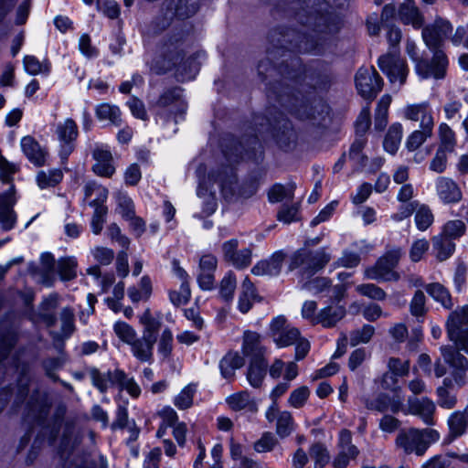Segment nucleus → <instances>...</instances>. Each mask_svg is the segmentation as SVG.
<instances>
[{
    "instance_id": "obj_40",
    "label": "nucleus",
    "mask_w": 468,
    "mask_h": 468,
    "mask_svg": "<svg viewBox=\"0 0 468 468\" xmlns=\"http://www.w3.org/2000/svg\"><path fill=\"white\" fill-rule=\"evenodd\" d=\"M139 322L144 326L142 335L157 341V334L161 328V322L153 317L149 308L139 316Z\"/></svg>"
},
{
    "instance_id": "obj_29",
    "label": "nucleus",
    "mask_w": 468,
    "mask_h": 468,
    "mask_svg": "<svg viewBox=\"0 0 468 468\" xmlns=\"http://www.w3.org/2000/svg\"><path fill=\"white\" fill-rule=\"evenodd\" d=\"M398 16L403 24L411 25L416 29L420 28L424 24L423 16L413 1L400 4Z\"/></svg>"
},
{
    "instance_id": "obj_27",
    "label": "nucleus",
    "mask_w": 468,
    "mask_h": 468,
    "mask_svg": "<svg viewBox=\"0 0 468 468\" xmlns=\"http://www.w3.org/2000/svg\"><path fill=\"white\" fill-rule=\"evenodd\" d=\"M242 352L244 356L250 357V360L265 359V348L261 345V337L258 333L250 331L244 333Z\"/></svg>"
},
{
    "instance_id": "obj_32",
    "label": "nucleus",
    "mask_w": 468,
    "mask_h": 468,
    "mask_svg": "<svg viewBox=\"0 0 468 468\" xmlns=\"http://www.w3.org/2000/svg\"><path fill=\"white\" fill-rule=\"evenodd\" d=\"M245 364L243 356L237 352H229L219 362L221 375L226 379H232L236 369L242 367Z\"/></svg>"
},
{
    "instance_id": "obj_35",
    "label": "nucleus",
    "mask_w": 468,
    "mask_h": 468,
    "mask_svg": "<svg viewBox=\"0 0 468 468\" xmlns=\"http://www.w3.org/2000/svg\"><path fill=\"white\" fill-rule=\"evenodd\" d=\"M256 297V288L250 278L246 277L241 284L239 297V310L243 314L248 313L252 307Z\"/></svg>"
},
{
    "instance_id": "obj_3",
    "label": "nucleus",
    "mask_w": 468,
    "mask_h": 468,
    "mask_svg": "<svg viewBox=\"0 0 468 468\" xmlns=\"http://www.w3.org/2000/svg\"><path fill=\"white\" fill-rule=\"evenodd\" d=\"M454 333L455 335L449 339L455 346H442L441 354L445 363L452 369V376L455 384L463 387L467 384L468 359L460 353V350L468 354V330L457 329Z\"/></svg>"
},
{
    "instance_id": "obj_42",
    "label": "nucleus",
    "mask_w": 468,
    "mask_h": 468,
    "mask_svg": "<svg viewBox=\"0 0 468 468\" xmlns=\"http://www.w3.org/2000/svg\"><path fill=\"white\" fill-rule=\"evenodd\" d=\"M440 144L438 148L453 153L457 144L455 133L445 122H441L438 128Z\"/></svg>"
},
{
    "instance_id": "obj_37",
    "label": "nucleus",
    "mask_w": 468,
    "mask_h": 468,
    "mask_svg": "<svg viewBox=\"0 0 468 468\" xmlns=\"http://www.w3.org/2000/svg\"><path fill=\"white\" fill-rule=\"evenodd\" d=\"M432 246L436 258L440 261H443L450 258L455 250L454 242L441 234L433 237Z\"/></svg>"
},
{
    "instance_id": "obj_36",
    "label": "nucleus",
    "mask_w": 468,
    "mask_h": 468,
    "mask_svg": "<svg viewBox=\"0 0 468 468\" xmlns=\"http://www.w3.org/2000/svg\"><path fill=\"white\" fill-rule=\"evenodd\" d=\"M463 325H468V305L450 314L446 322L448 337L452 338L455 335V330L462 329Z\"/></svg>"
},
{
    "instance_id": "obj_18",
    "label": "nucleus",
    "mask_w": 468,
    "mask_h": 468,
    "mask_svg": "<svg viewBox=\"0 0 468 468\" xmlns=\"http://www.w3.org/2000/svg\"><path fill=\"white\" fill-rule=\"evenodd\" d=\"M162 9L165 16L163 26L165 27L175 16L186 19L194 16L198 9V1L178 0L177 3H175L174 0H165L162 5Z\"/></svg>"
},
{
    "instance_id": "obj_57",
    "label": "nucleus",
    "mask_w": 468,
    "mask_h": 468,
    "mask_svg": "<svg viewBox=\"0 0 468 468\" xmlns=\"http://www.w3.org/2000/svg\"><path fill=\"white\" fill-rule=\"evenodd\" d=\"M465 223L463 220L454 219L448 221L444 225L441 235L452 240L462 237L465 233Z\"/></svg>"
},
{
    "instance_id": "obj_48",
    "label": "nucleus",
    "mask_w": 468,
    "mask_h": 468,
    "mask_svg": "<svg viewBox=\"0 0 468 468\" xmlns=\"http://www.w3.org/2000/svg\"><path fill=\"white\" fill-rule=\"evenodd\" d=\"M236 286L237 279L235 274L232 271L227 272L219 284L220 297L226 302L231 301L233 299Z\"/></svg>"
},
{
    "instance_id": "obj_63",
    "label": "nucleus",
    "mask_w": 468,
    "mask_h": 468,
    "mask_svg": "<svg viewBox=\"0 0 468 468\" xmlns=\"http://www.w3.org/2000/svg\"><path fill=\"white\" fill-rule=\"evenodd\" d=\"M451 154L448 151L437 148L433 158L430 162V170L437 174H442L447 168L448 154Z\"/></svg>"
},
{
    "instance_id": "obj_28",
    "label": "nucleus",
    "mask_w": 468,
    "mask_h": 468,
    "mask_svg": "<svg viewBox=\"0 0 468 468\" xmlns=\"http://www.w3.org/2000/svg\"><path fill=\"white\" fill-rule=\"evenodd\" d=\"M21 147L28 160L37 166L46 164L48 152L32 136H25L21 140Z\"/></svg>"
},
{
    "instance_id": "obj_45",
    "label": "nucleus",
    "mask_w": 468,
    "mask_h": 468,
    "mask_svg": "<svg viewBox=\"0 0 468 468\" xmlns=\"http://www.w3.org/2000/svg\"><path fill=\"white\" fill-rule=\"evenodd\" d=\"M294 189V184H289L287 186L276 184L268 192L269 201L271 203H278L285 198L292 199L293 197Z\"/></svg>"
},
{
    "instance_id": "obj_19",
    "label": "nucleus",
    "mask_w": 468,
    "mask_h": 468,
    "mask_svg": "<svg viewBox=\"0 0 468 468\" xmlns=\"http://www.w3.org/2000/svg\"><path fill=\"white\" fill-rule=\"evenodd\" d=\"M92 158L95 161L91 167L94 174L107 178H111L115 174L114 159L107 145H95L92 150Z\"/></svg>"
},
{
    "instance_id": "obj_31",
    "label": "nucleus",
    "mask_w": 468,
    "mask_h": 468,
    "mask_svg": "<svg viewBox=\"0 0 468 468\" xmlns=\"http://www.w3.org/2000/svg\"><path fill=\"white\" fill-rule=\"evenodd\" d=\"M109 379L112 384L118 385L122 389H125L133 398H138L141 394V388L133 378L121 370L115 369L108 372Z\"/></svg>"
},
{
    "instance_id": "obj_2",
    "label": "nucleus",
    "mask_w": 468,
    "mask_h": 468,
    "mask_svg": "<svg viewBox=\"0 0 468 468\" xmlns=\"http://www.w3.org/2000/svg\"><path fill=\"white\" fill-rule=\"evenodd\" d=\"M288 58L282 61L278 69L272 66L270 58L259 63L260 75L277 70L283 78L282 81L268 89L267 96L270 101H276L295 118L309 121L313 126H320L328 115V107L321 100L310 102L300 92L296 93L292 85L287 83L290 81L295 85L299 84L304 73L297 58H292L291 55H288Z\"/></svg>"
},
{
    "instance_id": "obj_16",
    "label": "nucleus",
    "mask_w": 468,
    "mask_h": 468,
    "mask_svg": "<svg viewBox=\"0 0 468 468\" xmlns=\"http://www.w3.org/2000/svg\"><path fill=\"white\" fill-rule=\"evenodd\" d=\"M50 404L47 395L38 390L33 391L27 399L25 406V422L29 425L33 423L42 424L48 415Z\"/></svg>"
},
{
    "instance_id": "obj_15",
    "label": "nucleus",
    "mask_w": 468,
    "mask_h": 468,
    "mask_svg": "<svg viewBox=\"0 0 468 468\" xmlns=\"http://www.w3.org/2000/svg\"><path fill=\"white\" fill-rule=\"evenodd\" d=\"M258 152L261 153V144L258 136H250L239 143L233 142L223 150L226 159L230 163L255 158Z\"/></svg>"
},
{
    "instance_id": "obj_26",
    "label": "nucleus",
    "mask_w": 468,
    "mask_h": 468,
    "mask_svg": "<svg viewBox=\"0 0 468 468\" xmlns=\"http://www.w3.org/2000/svg\"><path fill=\"white\" fill-rule=\"evenodd\" d=\"M285 254L282 251L274 252L268 260L261 261L251 269L255 275L275 276L281 272Z\"/></svg>"
},
{
    "instance_id": "obj_12",
    "label": "nucleus",
    "mask_w": 468,
    "mask_h": 468,
    "mask_svg": "<svg viewBox=\"0 0 468 468\" xmlns=\"http://www.w3.org/2000/svg\"><path fill=\"white\" fill-rule=\"evenodd\" d=\"M378 67L389 79L391 83L399 82L401 87L408 76L406 61L399 57L397 51H388L378 58Z\"/></svg>"
},
{
    "instance_id": "obj_14",
    "label": "nucleus",
    "mask_w": 468,
    "mask_h": 468,
    "mask_svg": "<svg viewBox=\"0 0 468 468\" xmlns=\"http://www.w3.org/2000/svg\"><path fill=\"white\" fill-rule=\"evenodd\" d=\"M448 58L442 50L433 52L431 60L422 58L415 65V70L421 79H443L446 75Z\"/></svg>"
},
{
    "instance_id": "obj_20",
    "label": "nucleus",
    "mask_w": 468,
    "mask_h": 468,
    "mask_svg": "<svg viewBox=\"0 0 468 468\" xmlns=\"http://www.w3.org/2000/svg\"><path fill=\"white\" fill-rule=\"evenodd\" d=\"M402 114L407 120L418 122L420 128H434L433 112L428 101L409 104L403 109Z\"/></svg>"
},
{
    "instance_id": "obj_1",
    "label": "nucleus",
    "mask_w": 468,
    "mask_h": 468,
    "mask_svg": "<svg viewBox=\"0 0 468 468\" xmlns=\"http://www.w3.org/2000/svg\"><path fill=\"white\" fill-rule=\"evenodd\" d=\"M347 0H297L292 3V9L294 18L302 26L303 30L288 29L273 30L270 40L273 49L269 50L271 58H274L280 49L282 56L286 57L283 49H291L302 53L318 54L324 50V43L329 35L335 34L341 27L340 17L328 11V7H343Z\"/></svg>"
},
{
    "instance_id": "obj_24",
    "label": "nucleus",
    "mask_w": 468,
    "mask_h": 468,
    "mask_svg": "<svg viewBox=\"0 0 468 468\" xmlns=\"http://www.w3.org/2000/svg\"><path fill=\"white\" fill-rule=\"evenodd\" d=\"M448 434L446 436V441L448 442H452L456 439L463 436L468 431V411L466 410H456L452 412L448 420Z\"/></svg>"
},
{
    "instance_id": "obj_22",
    "label": "nucleus",
    "mask_w": 468,
    "mask_h": 468,
    "mask_svg": "<svg viewBox=\"0 0 468 468\" xmlns=\"http://www.w3.org/2000/svg\"><path fill=\"white\" fill-rule=\"evenodd\" d=\"M365 407L368 410L386 412L390 410L392 413L399 412L403 408V402L399 396L390 397L387 393H378L375 399H363Z\"/></svg>"
},
{
    "instance_id": "obj_59",
    "label": "nucleus",
    "mask_w": 468,
    "mask_h": 468,
    "mask_svg": "<svg viewBox=\"0 0 468 468\" xmlns=\"http://www.w3.org/2000/svg\"><path fill=\"white\" fill-rule=\"evenodd\" d=\"M433 220V214L428 206L421 205L417 209L415 215V223L420 230H426L432 224Z\"/></svg>"
},
{
    "instance_id": "obj_17",
    "label": "nucleus",
    "mask_w": 468,
    "mask_h": 468,
    "mask_svg": "<svg viewBox=\"0 0 468 468\" xmlns=\"http://www.w3.org/2000/svg\"><path fill=\"white\" fill-rule=\"evenodd\" d=\"M452 32V24L442 18H438L433 24L422 29V38L426 46L433 52L441 50L444 40Z\"/></svg>"
},
{
    "instance_id": "obj_10",
    "label": "nucleus",
    "mask_w": 468,
    "mask_h": 468,
    "mask_svg": "<svg viewBox=\"0 0 468 468\" xmlns=\"http://www.w3.org/2000/svg\"><path fill=\"white\" fill-rule=\"evenodd\" d=\"M177 65L176 76L181 81L193 79L198 71L195 58H188L184 60L180 52H176L172 58H164L161 61L157 60L152 69L156 74L160 75L166 73Z\"/></svg>"
},
{
    "instance_id": "obj_13",
    "label": "nucleus",
    "mask_w": 468,
    "mask_h": 468,
    "mask_svg": "<svg viewBox=\"0 0 468 468\" xmlns=\"http://www.w3.org/2000/svg\"><path fill=\"white\" fill-rule=\"evenodd\" d=\"M383 80L375 68H360L356 74L358 93L367 100H373L382 90Z\"/></svg>"
},
{
    "instance_id": "obj_53",
    "label": "nucleus",
    "mask_w": 468,
    "mask_h": 468,
    "mask_svg": "<svg viewBox=\"0 0 468 468\" xmlns=\"http://www.w3.org/2000/svg\"><path fill=\"white\" fill-rule=\"evenodd\" d=\"M303 287L314 294L327 293L331 290L332 282L327 277H315L306 282Z\"/></svg>"
},
{
    "instance_id": "obj_60",
    "label": "nucleus",
    "mask_w": 468,
    "mask_h": 468,
    "mask_svg": "<svg viewBox=\"0 0 468 468\" xmlns=\"http://www.w3.org/2000/svg\"><path fill=\"white\" fill-rule=\"evenodd\" d=\"M60 322H61V332L64 336H69L75 330L74 320L75 314L74 311L70 307H65L61 310L59 314Z\"/></svg>"
},
{
    "instance_id": "obj_6",
    "label": "nucleus",
    "mask_w": 468,
    "mask_h": 468,
    "mask_svg": "<svg viewBox=\"0 0 468 468\" xmlns=\"http://www.w3.org/2000/svg\"><path fill=\"white\" fill-rule=\"evenodd\" d=\"M211 176L220 185L225 198L229 199L234 197L249 198L256 193L259 186L256 177L249 178L239 185L232 166L222 167L217 173L213 172Z\"/></svg>"
},
{
    "instance_id": "obj_52",
    "label": "nucleus",
    "mask_w": 468,
    "mask_h": 468,
    "mask_svg": "<svg viewBox=\"0 0 468 468\" xmlns=\"http://www.w3.org/2000/svg\"><path fill=\"white\" fill-rule=\"evenodd\" d=\"M294 430V421L291 412L282 411L276 422V433L281 438L288 437Z\"/></svg>"
},
{
    "instance_id": "obj_49",
    "label": "nucleus",
    "mask_w": 468,
    "mask_h": 468,
    "mask_svg": "<svg viewBox=\"0 0 468 468\" xmlns=\"http://www.w3.org/2000/svg\"><path fill=\"white\" fill-rule=\"evenodd\" d=\"M77 261L74 258H61L58 261V273L63 281H70L77 275Z\"/></svg>"
},
{
    "instance_id": "obj_62",
    "label": "nucleus",
    "mask_w": 468,
    "mask_h": 468,
    "mask_svg": "<svg viewBox=\"0 0 468 468\" xmlns=\"http://www.w3.org/2000/svg\"><path fill=\"white\" fill-rule=\"evenodd\" d=\"M366 144L367 139L365 137H357L349 150V158L360 165H365L367 160V157L362 154Z\"/></svg>"
},
{
    "instance_id": "obj_47",
    "label": "nucleus",
    "mask_w": 468,
    "mask_h": 468,
    "mask_svg": "<svg viewBox=\"0 0 468 468\" xmlns=\"http://www.w3.org/2000/svg\"><path fill=\"white\" fill-rule=\"evenodd\" d=\"M433 134V129L420 128L412 132L406 141V147L410 151H415Z\"/></svg>"
},
{
    "instance_id": "obj_21",
    "label": "nucleus",
    "mask_w": 468,
    "mask_h": 468,
    "mask_svg": "<svg viewBox=\"0 0 468 468\" xmlns=\"http://www.w3.org/2000/svg\"><path fill=\"white\" fill-rule=\"evenodd\" d=\"M408 413L419 417L428 426L436 423V404L428 397L409 399Z\"/></svg>"
},
{
    "instance_id": "obj_39",
    "label": "nucleus",
    "mask_w": 468,
    "mask_h": 468,
    "mask_svg": "<svg viewBox=\"0 0 468 468\" xmlns=\"http://www.w3.org/2000/svg\"><path fill=\"white\" fill-rule=\"evenodd\" d=\"M152 293V282L148 276L142 277L138 286L128 289V296L134 303L140 301H147Z\"/></svg>"
},
{
    "instance_id": "obj_54",
    "label": "nucleus",
    "mask_w": 468,
    "mask_h": 468,
    "mask_svg": "<svg viewBox=\"0 0 468 468\" xmlns=\"http://www.w3.org/2000/svg\"><path fill=\"white\" fill-rule=\"evenodd\" d=\"M375 334V328L370 324H364L360 329L350 333V345L356 346L359 344L368 343Z\"/></svg>"
},
{
    "instance_id": "obj_51",
    "label": "nucleus",
    "mask_w": 468,
    "mask_h": 468,
    "mask_svg": "<svg viewBox=\"0 0 468 468\" xmlns=\"http://www.w3.org/2000/svg\"><path fill=\"white\" fill-rule=\"evenodd\" d=\"M63 177V174L59 169L49 170L48 172L40 171L37 176V182L39 187L46 188L55 186Z\"/></svg>"
},
{
    "instance_id": "obj_43",
    "label": "nucleus",
    "mask_w": 468,
    "mask_h": 468,
    "mask_svg": "<svg viewBox=\"0 0 468 468\" xmlns=\"http://www.w3.org/2000/svg\"><path fill=\"white\" fill-rule=\"evenodd\" d=\"M391 103V97L384 95L378 103L375 112L374 127L377 131H383L388 124V108Z\"/></svg>"
},
{
    "instance_id": "obj_7",
    "label": "nucleus",
    "mask_w": 468,
    "mask_h": 468,
    "mask_svg": "<svg viewBox=\"0 0 468 468\" xmlns=\"http://www.w3.org/2000/svg\"><path fill=\"white\" fill-rule=\"evenodd\" d=\"M270 126H271L272 137L277 145L283 151H292L301 143L306 141L304 134L298 133L292 122L285 118L282 112L278 116H271L268 119Z\"/></svg>"
},
{
    "instance_id": "obj_44",
    "label": "nucleus",
    "mask_w": 468,
    "mask_h": 468,
    "mask_svg": "<svg viewBox=\"0 0 468 468\" xmlns=\"http://www.w3.org/2000/svg\"><path fill=\"white\" fill-rule=\"evenodd\" d=\"M427 292L437 302L441 303L446 309L453 306L449 291L441 283L433 282L425 287Z\"/></svg>"
},
{
    "instance_id": "obj_30",
    "label": "nucleus",
    "mask_w": 468,
    "mask_h": 468,
    "mask_svg": "<svg viewBox=\"0 0 468 468\" xmlns=\"http://www.w3.org/2000/svg\"><path fill=\"white\" fill-rule=\"evenodd\" d=\"M156 340L142 335L130 345L131 352L140 362H151L154 357V346Z\"/></svg>"
},
{
    "instance_id": "obj_8",
    "label": "nucleus",
    "mask_w": 468,
    "mask_h": 468,
    "mask_svg": "<svg viewBox=\"0 0 468 468\" xmlns=\"http://www.w3.org/2000/svg\"><path fill=\"white\" fill-rule=\"evenodd\" d=\"M331 255L325 248L311 251L306 248L296 250L290 258L289 270L302 268L303 274L314 275L321 271L330 261Z\"/></svg>"
},
{
    "instance_id": "obj_38",
    "label": "nucleus",
    "mask_w": 468,
    "mask_h": 468,
    "mask_svg": "<svg viewBox=\"0 0 468 468\" xmlns=\"http://www.w3.org/2000/svg\"><path fill=\"white\" fill-rule=\"evenodd\" d=\"M403 128L399 122L393 123L389 128L385 136L383 146L384 149L391 154H395L399 149V146L402 138Z\"/></svg>"
},
{
    "instance_id": "obj_58",
    "label": "nucleus",
    "mask_w": 468,
    "mask_h": 468,
    "mask_svg": "<svg viewBox=\"0 0 468 468\" xmlns=\"http://www.w3.org/2000/svg\"><path fill=\"white\" fill-rule=\"evenodd\" d=\"M299 338L300 331L290 325L284 331H282L273 340L278 346L284 347L295 344Z\"/></svg>"
},
{
    "instance_id": "obj_5",
    "label": "nucleus",
    "mask_w": 468,
    "mask_h": 468,
    "mask_svg": "<svg viewBox=\"0 0 468 468\" xmlns=\"http://www.w3.org/2000/svg\"><path fill=\"white\" fill-rule=\"evenodd\" d=\"M81 433L73 421H66L58 447L60 458L66 468H90L88 456L80 455L77 448L81 442Z\"/></svg>"
},
{
    "instance_id": "obj_33",
    "label": "nucleus",
    "mask_w": 468,
    "mask_h": 468,
    "mask_svg": "<svg viewBox=\"0 0 468 468\" xmlns=\"http://www.w3.org/2000/svg\"><path fill=\"white\" fill-rule=\"evenodd\" d=\"M268 362L266 359L250 360L247 370V379L251 387L259 388L261 387L266 376Z\"/></svg>"
},
{
    "instance_id": "obj_46",
    "label": "nucleus",
    "mask_w": 468,
    "mask_h": 468,
    "mask_svg": "<svg viewBox=\"0 0 468 468\" xmlns=\"http://www.w3.org/2000/svg\"><path fill=\"white\" fill-rule=\"evenodd\" d=\"M84 194L86 199H90L95 196V198L90 200V203L103 204L108 197L109 191L106 187L95 182H89L84 187Z\"/></svg>"
},
{
    "instance_id": "obj_55",
    "label": "nucleus",
    "mask_w": 468,
    "mask_h": 468,
    "mask_svg": "<svg viewBox=\"0 0 468 468\" xmlns=\"http://www.w3.org/2000/svg\"><path fill=\"white\" fill-rule=\"evenodd\" d=\"M113 331L121 341L129 346L137 337L136 331L125 322L119 321L115 323Z\"/></svg>"
},
{
    "instance_id": "obj_23",
    "label": "nucleus",
    "mask_w": 468,
    "mask_h": 468,
    "mask_svg": "<svg viewBox=\"0 0 468 468\" xmlns=\"http://www.w3.org/2000/svg\"><path fill=\"white\" fill-rule=\"evenodd\" d=\"M435 188L440 200L443 204H455L463 198L461 187L450 177L439 176L435 182Z\"/></svg>"
},
{
    "instance_id": "obj_11",
    "label": "nucleus",
    "mask_w": 468,
    "mask_h": 468,
    "mask_svg": "<svg viewBox=\"0 0 468 468\" xmlns=\"http://www.w3.org/2000/svg\"><path fill=\"white\" fill-rule=\"evenodd\" d=\"M55 134L59 143V157L65 163L76 148L79 127L73 119L68 118L57 124Z\"/></svg>"
},
{
    "instance_id": "obj_41",
    "label": "nucleus",
    "mask_w": 468,
    "mask_h": 468,
    "mask_svg": "<svg viewBox=\"0 0 468 468\" xmlns=\"http://www.w3.org/2000/svg\"><path fill=\"white\" fill-rule=\"evenodd\" d=\"M96 116L100 121H109L115 126L122 123L121 111L119 107L109 103H101L96 108Z\"/></svg>"
},
{
    "instance_id": "obj_56",
    "label": "nucleus",
    "mask_w": 468,
    "mask_h": 468,
    "mask_svg": "<svg viewBox=\"0 0 468 468\" xmlns=\"http://www.w3.org/2000/svg\"><path fill=\"white\" fill-rule=\"evenodd\" d=\"M90 206L94 207V213L91 218V229L93 233L98 235L102 229L107 214V207L104 204L99 203H90Z\"/></svg>"
},
{
    "instance_id": "obj_64",
    "label": "nucleus",
    "mask_w": 468,
    "mask_h": 468,
    "mask_svg": "<svg viewBox=\"0 0 468 468\" xmlns=\"http://www.w3.org/2000/svg\"><path fill=\"white\" fill-rule=\"evenodd\" d=\"M196 393V387L188 385L176 397L175 405L181 410L188 409L193 404L194 394Z\"/></svg>"
},
{
    "instance_id": "obj_50",
    "label": "nucleus",
    "mask_w": 468,
    "mask_h": 468,
    "mask_svg": "<svg viewBox=\"0 0 468 468\" xmlns=\"http://www.w3.org/2000/svg\"><path fill=\"white\" fill-rule=\"evenodd\" d=\"M309 454L314 461V468H324L329 463L330 454L323 443L317 442L313 444Z\"/></svg>"
},
{
    "instance_id": "obj_4",
    "label": "nucleus",
    "mask_w": 468,
    "mask_h": 468,
    "mask_svg": "<svg viewBox=\"0 0 468 468\" xmlns=\"http://www.w3.org/2000/svg\"><path fill=\"white\" fill-rule=\"evenodd\" d=\"M440 433L432 428H409L400 430L395 439V446L409 455L423 456L430 446L440 440Z\"/></svg>"
},
{
    "instance_id": "obj_25",
    "label": "nucleus",
    "mask_w": 468,
    "mask_h": 468,
    "mask_svg": "<svg viewBox=\"0 0 468 468\" xmlns=\"http://www.w3.org/2000/svg\"><path fill=\"white\" fill-rule=\"evenodd\" d=\"M346 314V307L339 303H331L317 313L316 322L324 328L335 327Z\"/></svg>"
},
{
    "instance_id": "obj_9",
    "label": "nucleus",
    "mask_w": 468,
    "mask_h": 468,
    "mask_svg": "<svg viewBox=\"0 0 468 468\" xmlns=\"http://www.w3.org/2000/svg\"><path fill=\"white\" fill-rule=\"evenodd\" d=\"M402 256L400 248H392L382 256L375 266L368 268L365 271L367 279L375 281L397 282L399 280V274L394 271Z\"/></svg>"
},
{
    "instance_id": "obj_34",
    "label": "nucleus",
    "mask_w": 468,
    "mask_h": 468,
    "mask_svg": "<svg viewBox=\"0 0 468 468\" xmlns=\"http://www.w3.org/2000/svg\"><path fill=\"white\" fill-rule=\"evenodd\" d=\"M227 403L233 410H249L251 412L258 410L257 404L247 390L232 394L227 398Z\"/></svg>"
},
{
    "instance_id": "obj_61",
    "label": "nucleus",
    "mask_w": 468,
    "mask_h": 468,
    "mask_svg": "<svg viewBox=\"0 0 468 468\" xmlns=\"http://www.w3.org/2000/svg\"><path fill=\"white\" fill-rule=\"evenodd\" d=\"M356 291L363 296H367L372 300L377 301H383L387 296V293L383 289L373 283L357 285Z\"/></svg>"
}]
</instances>
